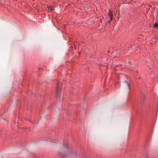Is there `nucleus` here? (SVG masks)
<instances>
[{
    "label": "nucleus",
    "mask_w": 158,
    "mask_h": 158,
    "mask_svg": "<svg viewBox=\"0 0 158 158\" xmlns=\"http://www.w3.org/2000/svg\"><path fill=\"white\" fill-rule=\"evenodd\" d=\"M59 85L58 83L57 84V87L56 89V91L55 92V94L56 97V98L57 99H59L60 101H62L63 99V97H60V90L59 88Z\"/></svg>",
    "instance_id": "obj_1"
},
{
    "label": "nucleus",
    "mask_w": 158,
    "mask_h": 158,
    "mask_svg": "<svg viewBox=\"0 0 158 158\" xmlns=\"http://www.w3.org/2000/svg\"><path fill=\"white\" fill-rule=\"evenodd\" d=\"M108 14H109V16H110V21L109 22V23H110V21H111L112 20V19H113V14L112 13V12H111V10H109V11Z\"/></svg>",
    "instance_id": "obj_2"
},
{
    "label": "nucleus",
    "mask_w": 158,
    "mask_h": 158,
    "mask_svg": "<svg viewBox=\"0 0 158 158\" xmlns=\"http://www.w3.org/2000/svg\"><path fill=\"white\" fill-rule=\"evenodd\" d=\"M153 27L154 28H158V23H154Z\"/></svg>",
    "instance_id": "obj_3"
},
{
    "label": "nucleus",
    "mask_w": 158,
    "mask_h": 158,
    "mask_svg": "<svg viewBox=\"0 0 158 158\" xmlns=\"http://www.w3.org/2000/svg\"><path fill=\"white\" fill-rule=\"evenodd\" d=\"M124 82L127 85L128 87V88H129L130 87V84L128 83V82L127 81H125Z\"/></svg>",
    "instance_id": "obj_4"
},
{
    "label": "nucleus",
    "mask_w": 158,
    "mask_h": 158,
    "mask_svg": "<svg viewBox=\"0 0 158 158\" xmlns=\"http://www.w3.org/2000/svg\"><path fill=\"white\" fill-rule=\"evenodd\" d=\"M48 9L50 10H52V7L51 6H50L49 8Z\"/></svg>",
    "instance_id": "obj_5"
},
{
    "label": "nucleus",
    "mask_w": 158,
    "mask_h": 158,
    "mask_svg": "<svg viewBox=\"0 0 158 158\" xmlns=\"http://www.w3.org/2000/svg\"><path fill=\"white\" fill-rule=\"evenodd\" d=\"M66 148L67 149H68V145L67 144H66Z\"/></svg>",
    "instance_id": "obj_6"
},
{
    "label": "nucleus",
    "mask_w": 158,
    "mask_h": 158,
    "mask_svg": "<svg viewBox=\"0 0 158 158\" xmlns=\"http://www.w3.org/2000/svg\"><path fill=\"white\" fill-rule=\"evenodd\" d=\"M131 47L133 49L134 48H133V46H132L131 45Z\"/></svg>",
    "instance_id": "obj_7"
},
{
    "label": "nucleus",
    "mask_w": 158,
    "mask_h": 158,
    "mask_svg": "<svg viewBox=\"0 0 158 158\" xmlns=\"http://www.w3.org/2000/svg\"><path fill=\"white\" fill-rule=\"evenodd\" d=\"M68 150H69V152H70L71 151V150L70 149H68Z\"/></svg>",
    "instance_id": "obj_8"
},
{
    "label": "nucleus",
    "mask_w": 158,
    "mask_h": 158,
    "mask_svg": "<svg viewBox=\"0 0 158 158\" xmlns=\"http://www.w3.org/2000/svg\"><path fill=\"white\" fill-rule=\"evenodd\" d=\"M90 9H91V7H89Z\"/></svg>",
    "instance_id": "obj_9"
}]
</instances>
